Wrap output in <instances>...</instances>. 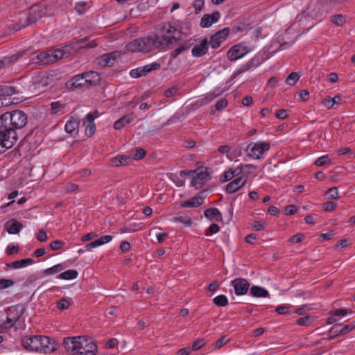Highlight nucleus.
<instances>
[{
	"label": "nucleus",
	"instance_id": "f257e3e1",
	"mask_svg": "<svg viewBox=\"0 0 355 355\" xmlns=\"http://www.w3.org/2000/svg\"><path fill=\"white\" fill-rule=\"evenodd\" d=\"M63 345L72 355H96L97 352V345L93 340L85 336L65 338Z\"/></svg>",
	"mask_w": 355,
	"mask_h": 355
},
{
	"label": "nucleus",
	"instance_id": "f03ea898",
	"mask_svg": "<svg viewBox=\"0 0 355 355\" xmlns=\"http://www.w3.org/2000/svg\"><path fill=\"white\" fill-rule=\"evenodd\" d=\"M27 123L26 114L21 110L7 112L0 116V129L2 132L10 133L24 127Z\"/></svg>",
	"mask_w": 355,
	"mask_h": 355
},
{
	"label": "nucleus",
	"instance_id": "7ed1b4c3",
	"mask_svg": "<svg viewBox=\"0 0 355 355\" xmlns=\"http://www.w3.org/2000/svg\"><path fill=\"white\" fill-rule=\"evenodd\" d=\"M158 33L157 42L161 43L162 46H158L159 50L167 49L170 45L178 44L180 38L174 36L175 32L178 31V28L173 26L171 22H164L157 25V29Z\"/></svg>",
	"mask_w": 355,
	"mask_h": 355
},
{
	"label": "nucleus",
	"instance_id": "20e7f679",
	"mask_svg": "<svg viewBox=\"0 0 355 355\" xmlns=\"http://www.w3.org/2000/svg\"><path fill=\"white\" fill-rule=\"evenodd\" d=\"M270 148V143L266 141H257L250 143L246 151L248 155L254 159H259L263 157V155Z\"/></svg>",
	"mask_w": 355,
	"mask_h": 355
},
{
	"label": "nucleus",
	"instance_id": "39448f33",
	"mask_svg": "<svg viewBox=\"0 0 355 355\" xmlns=\"http://www.w3.org/2000/svg\"><path fill=\"white\" fill-rule=\"evenodd\" d=\"M97 46L95 41L88 42V38L84 37L81 39H73L69 44L64 46L67 55L76 53L80 49H92Z\"/></svg>",
	"mask_w": 355,
	"mask_h": 355
},
{
	"label": "nucleus",
	"instance_id": "423d86ee",
	"mask_svg": "<svg viewBox=\"0 0 355 355\" xmlns=\"http://www.w3.org/2000/svg\"><path fill=\"white\" fill-rule=\"evenodd\" d=\"M137 43L139 44L141 52L149 53L154 49H159L158 46H162L161 43L157 42V35L152 34L147 37L137 38Z\"/></svg>",
	"mask_w": 355,
	"mask_h": 355
},
{
	"label": "nucleus",
	"instance_id": "0eeeda50",
	"mask_svg": "<svg viewBox=\"0 0 355 355\" xmlns=\"http://www.w3.org/2000/svg\"><path fill=\"white\" fill-rule=\"evenodd\" d=\"M40 335L24 336L21 340L23 347L30 352H39L40 345Z\"/></svg>",
	"mask_w": 355,
	"mask_h": 355
},
{
	"label": "nucleus",
	"instance_id": "6e6552de",
	"mask_svg": "<svg viewBox=\"0 0 355 355\" xmlns=\"http://www.w3.org/2000/svg\"><path fill=\"white\" fill-rule=\"evenodd\" d=\"M6 322L12 327L24 313V308L22 305L17 304L10 306L6 310Z\"/></svg>",
	"mask_w": 355,
	"mask_h": 355
},
{
	"label": "nucleus",
	"instance_id": "1a4fd4ad",
	"mask_svg": "<svg viewBox=\"0 0 355 355\" xmlns=\"http://www.w3.org/2000/svg\"><path fill=\"white\" fill-rule=\"evenodd\" d=\"M194 173L195 175L192 178L191 184L196 189H200L202 188L208 180L209 174L207 172L206 168H198L194 171Z\"/></svg>",
	"mask_w": 355,
	"mask_h": 355
},
{
	"label": "nucleus",
	"instance_id": "9d476101",
	"mask_svg": "<svg viewBox=\"0 0 355 355\" xmlns=\"http://www.w3.org/2000/svg\"><path fill=\"white\" fill-rule=\"evenodd\" d=\"M30 17L28 15L27 12H20L15 16V19H13V24L9 26V28L15 31H18L21 28L32 24L30 21Z\"/></svg>",
	"mask_w": 355,
	"mask_h": 355
},
{
	"label": "nucleus",
	"instance_id": "9b49d317",
	"mask_svg": "<svg viewBox=\"0 0 355 355\" xmlns=\"http://www.w3.org/2000/svg\"><path fill=\"white\" fill-rule=\"evenodd\" d=\"M249 52V50L246 46L243 44H238L231 47L227 53V57L228 60L231 61H235L239 58H242Z\"/></svg>",
	"mask_w": 355,
	"mask_h": 355
},
{
	"label": "nucleus",
	"instance_id": "f8f14e48",
	"mask_svg": "<svg viewBox=\"0 0 355 355\" xmlns=\"http://www.w3.org/2000/svg\"><path fill=\"white\" fill-rule=\"evenodd\" d=\"M230 33V28L225 27L222 30L217 31L212 35L209 40V44L211 48L217 49L220 46V44L226 40L227 36Z\"/></svg>",
	"mask_w": 355,
	"mask_h": 355
},
{
	"label": "nucleus",
	"instance_id": "ddd939ff",
	"mask_svg": "<svg viewBox=\"0 0 355 355\" xmlns=\"http://www.w3.org/2000/svg\"><path fill=\"white\" fill-rule=\"evenodd\" d=\"M232 285L236 295L246 294L250 288V283L244 278H236L232 280Z\"/></svg>",
	"mask_w": 355,
	"mask_h": 355
},
{
	"label": "nucleus",
	"instance_id": "4468645a",
	"mask_svg": "<svg viewBox=\"0 0 355 355\" xmlns=\"http://www.w3.org/2000/svg\"><path fill=\"white\" fill-rule=\"evenodd\" d=\"M40 352L49 354L54 352L57 349V343L49 336H40Z\"/></svg>",
	"mask_w": 355,
	"mask_h": 355
},
{
	"label": "nucleus",
	"instance_id": "2eb2a0df",
	"mask_svg": "<svg viewBox=\"0 0 355 355\" xmlns=\"http://www.w3.org/2000/svg\"><path fill=\"white\" fill-rule=\"evenodd\" d=\"M0 135V153L12 148L17 140V135Z\"/></svg>",
	"mask_w": 355,
	"mask_h": 355
},
{
	"label": "nucleus",
	"instance_id": "dca6fc26",
	"mask_svg": "<svg viewBox=\"0 0 355 355\" xmlns=\"http://www.w3.org/2000/svg\"><path fill=\"white\" fill-rule=\"evenodd\" d=\"M98 116L97 110L90 112L86 115L83 121V125L85 127V132L95 133L96 125L94 123V120Z\"/></svg>",
	"mask_w": 355,
	"mask_h": 355
},
{
	"label": "nucleus",
	"instance_id": "f3484780",
	"mask_svg": "<svg viewBox=\"0 0 355 355\" xmlns=\"http://www.w3.org/2000/svg\"><path fill=\"white\" fill-rule=\"evenodd\" d=\"M204 191H200L196 196L180 202V206L182 207H193L196 208L202 205L204 202V196H202Z\"/></svg>",
	"mask_w": 355,
	"mask_h": 355
},
{
	"label": "nucleus",
	"instance_id": "a211bd4d",
	"mask_svg": "<svg viewBox=\"0 0 355 355\" xmlns=\"http://www.w3.org/2000/svg\"><path fill=\"white\" fill-rule=\"evenodd\" d=\"M209 41L207 38L202 39L200 44L194 45L191 50V54L193 57H202L208 52Z\"/></svg>",
	"mask_w": 355,
	"mask_h": 355
},
{
	"label": "nucleus",
	"instance_id": "6ab92c4d",
	"mask_svg": "<svg viewBox=\"0 0 355 355\" xmlns=\"http://www.w3.org/2000/svg\"><path fill=\"white\" fill-rule=\"evenodd\" d=\"M354 329H355V324L354 323L346 324L340 330H337L335 329L334 327H331L328 331L329 337L327 339H334L338 336L347 334Z\"/></svg>",
	"mask_w": 355,
	"mask_h": 355
},
{
	"label": "nucleus",
	"instance_id": "aec40b11",
	"mask_svg": "<svg viewBox=\"0 0 355 355\" xmlns=\"http://www.w3.org/2000/svg\"><path fill=\"white\" fill-rule=\"evenodd\" d=\"M84 86L88 87L87 83L85 82V76L83 73L75 76L73 78L66 83L67 88L71 90Z\"/></svg>",
	"mask_w": 355,
	"mask_h": 355
},
{
	"label": "nucleus",
	"instance_id": "412c9836",
	"mask_svg": "<svg viewBox=\"0 0 355 355\" xmlns=\"http://www.w3.org/2000/svg\"><path fill=\"white\" fill-rule=\"evenodd\" d=\"M220 17V13L218 10L213 12L211 15L205 14L201 19L200 24L202 28H208L214 23L216 22L219 19Z\"/></svg>",
	"mask_w": 355,
	"mask_h": 355
},
{
	"label": "nucleus",
	"instance_id": "4be33fe9",
	"mask_svg": "<svg viewBox=\"0 0 355 355\" xmlns=\"http://www.w3.org/2000/svg\"><path fill=\"white\" fill-rule=\"evenodd\" d=\"M28 15L30 17L31 22L35 23L38 19L41 18L44 15V8L40 5H34L31 7Z\"/></svg>",
	"mask_w": 355,
	"mask_h": 355
},
{
	"label": "nucleus",
	"instance_id": "5701e85b",
	"mask_svg": "<svg viewBox=\"0 0 355 355\" xmlns=\"http://www.w3.org/2000/svg\"><path fill=\"white\" fill-rule=\"evenodd\" d=\"M246 183V180L241 177L237 178L231 181L226 187V191L229 193H233L243 187Z\"/></svg>",
	"mask_w": 355,
	"mask_h": 355
},
{
	"label": "nucleus",
	"instance_id": "b1692460",
	"mask_svg": "<svg viewBox=\"0 0 355 355\" xmlns=\"http://www.w3.org/2000/svg\"><path fill=\"white\" fill-rule=\"evenodd\" d=\"M5 228L9 234H18L23 228V225L15 219H12L5 224Z\"/></svg>",
	"mask_w": 355,
	"mask_h": 355
},
{
	"label": "nucleus",
	"instance_id": "393cba45",
	"mask_svg": "<svg viewBox=\"0 0 355 355\" xmlns=\"http://www.w3.org/2000/svg\"><path fill=\"white\" fill-rule=\"evenodd\" d=\"M132 162V157L130 155H119L111 159V165L113 166H126Z\"/></svg>",
	"mask_w": 355,
	"mask_h": 355
},
{
	"label": "nucleus",
	"instance_id": "a878e982",
	"mask_svg": "<svg viewBox=\"0 0 355 355\" xmlns=\"http://www.w3.org/2000/svg\"><path fill=\"white\" fill-rule=\"evenodd\" d=\"M196 40H188L184 44L180 45L174 51H171L170 54L171 57L173 58H176L180 54L188 51L194 44Z\"/></svg>",
	"mask_w": 355,
	"mask_h": 355
},
{
	"label": "nucleus",
	"instance_id": "bb28decb",
	"mask_svg": "<svg viewBox=\"0 0 355 355\" xmlns=\"http://www.w3.org/2000/svg\"><path fill=\"white\" fill-rule=\"evenodd\" d=\"M85 76V82L87 83V87L97 85L100 81V75L94 71L83 73Z\"/></svg>",
	"mask_w": 355,
	"mask_h": 355
},
{
	"label": "nucleus",
	"instance_id": "cd10ccee",
	"mask_svg": "<svg viewBox=\"0 0 355 355\" xmlns=\"http://www.w3.org/2000/svg\"><path fill=\"white\" fill-rule=\"evenodd\" d=\"M204 215L209 220L216 219L217 221L222 220V214L217 208H208L204 211Z\"/></svg>",
	"mask_w": 355,
	"mask_h": 355
},
{
	"label": "nucleus",
	"instance_id": "c85d7f7f",
	"mask_svg": "<svg viewBox=\"0 0 355 355\" xmlns=\"http://www.w3.org/2000/svg\"><path fill=\"white\" fill-rule=\"evenodd\" d=\"M133 119L132 114H126L115 121L114 128L116 130H121L123 127L130 123Z\"/></svg>",
	"mask_w": 355,
	"mask_h": 355
},
{
	"label": "nucleus",
	"instance_id": "c756f323",
	"mask_svg": "<svg viewBox=\"0 0 355 355\" xmlns=\"http://www.w3.org/2000/svg\"><path fill=\"white\" fill-rule=\"evenodd\" d=\"M38 62L42 65L52 64V55H51V49L40 53L36 56Z\"/></svg>",
	"mask_w": 355,
	"mask_h": 355
},
{
	"label": "nucleus",
	"instance_id": "7c9ffc66",
	"mask_svg": "<svg viewBox=\"0 0 355 355\" xmlns=\"http://www.w3.org/2000/svg\"><path fill=\"white\" fill-rule=\"evenodd\" d=\"M250 294L256 297H269L268 291L263 287L258 286H252L250 288Z\"/></svg>",
	"mask_w": 355,
	"mask_h": 355
},
{
	"label": "nucleus",
	"instance_id": "2f4dec72",
	"mask_svg": "<svg viewBox=\"0 0 355 355\" xmlns=\"http://www.w3.org/2000/svg\"><path fill=\"white\" fill-rule=\"evenodd\" d=\"M51 55H52V63L55 62L57 60L68 58L67 51L64 46L62 49H51Z\"/></svg>",
	"mask_w": 355,
	"mask_h": 355
},
{
	"label": "nucleus",
	"instance_id": "473e14b6",
	"mask_svg": "<svg viewBox=\"0 0 355 355\" xmlns=\"http://www.w3.org/2000/svg\"><path fill=\"white\" fill-rule=\"evenodd\" d=\"M34 263V260L31 258H26L21 260H17L13 261L10 263H7V266L12 267V268L17 269L24 268L28 265L33 264Z\"/></svg>",
	"mask_w": 355,
	"mask_h": 355
},
{
	"label": "nucleus",
	"instance_id": "72a5a7b5",
	"mask_svg": "<svg viewBox=\"0 0 355 355\" xmlns=\"http://www.w3.org/2000/svg\"><path fill=\"white\" fill-rule=\"evenodd\" d=\"M80 121L77 119L71 118L69 121L65 124L64 128L67 133H73V132L78 130Z\"/></svg>",
	"mask_w": 355,
	"mask_h": 355
},
{
	"label": "nucleus",
	"instance_id": "f704fd0d",
	"mask_svg": "<svg viewBox=\"0 0 355 355\" xmlns=\"http://www.w3.org/2000/svg\"><path fill=\"white\" fill-rule=\"evenodd\" d=\"M146 155V151L142 148H136L132 149L130 151V155L132 157V160H141L145 157Z\"/></svg>",
	"mask_w": 355,
	"mask_h": 355
},
{
	"label": "nucleus",
	"instance_id": "c9c22d12",
	"mask_svg": "<svg viewBox=\"0 0 355 355\" xmlns=\"http://www.w3.org/2000/svg\"><path fill=\"white\" fill-rule=\"evenodd\" d=\"M241 172V168H236L235 169L230 168L225 171L221 176V180L223 182L232 180L235 175H238Z\"/></svg>",
	"mask_w": 355,
	"mask_h": 355
},
{
	"label": "nucleus",
	"instance_id": "e433bc0d",
	"mask_svg": "<svg viewBox=\"0 0 355 355\" xmlns=\"http://www.w3.org/2000/svg\"><path fill=\"white\" fill-rule=\"evenodd\" d=\"M78 272L76 270H68L58 275V278L69 280L76 279Z\"/></svg>",
	"mask_w": 355,
	"mask_h": 355
},
{
	"label": "nucleus",
	"instance_id": "4c0bfd02",
	"mask_svg": "<svg viewBox=\"0 0 355 355\" xmlns=\"http://www.w3.org/2000/svg\"><path fill=\"white\" fill-rule=\"evenodd\" d=\"M16 89L8 85H0V96H10L15 94Z\"/></svg>",
	"mask_w": 355,
	"mask_h": 355
},
{
	"label": "nucleus",
	"instance_id": "58836bf2",
	"mask_svg": "<svg viewBox=\"0 0 355 355\" xmlns=\"http://www.w3.org/2000/svg\"><path fill=\"white\" fill-rule=\"evenodd\" d=\"M173 222L181 223L186 227H190L192 224L191 219L189 216H184L180 214H178L175 217H174Z\"/></svg>",
	"mask_w": 355,
	"mask_h": 355
},
{
	"label": "nucleus",
	"instance_id": "ea45409f",
	"mask_svg": "<svg viewBox=\"0 0 355 355\" xmlns=\"http://www.w3.org/2000/svg\"><path fill=\"white\" fill-rule=\"evenodd\" d=\"M213 302L217 306H225L228 304V300L225 295H220L213 299Z\"/></svg>",
	"mask_w": 355,
	"mask_h": 355
},
{
	"label": "nucleus",
	"instance_id": "a19ab883",
	"mask_svg": "<svg viewBox=\"0 0 355 355\" xmlns=\"http://www.w3.org/2000/svg\"><path fill=\"white\" fill-rule=\"evenodd\" d=\"M137 41L138 39L137 38L128 43L125 45L126 50L132 52H141L139 44L137 42Z\"/></svg>",
	"mask_w": 355,
	"mask_h": 355
},
{
	"label": "nucleus",
	"instance_id": "79ce46f5",
	"mask_svg": "<svg viewBox=\"0 0 355 355\" xmlns=\"http://www.w3.org/2000/svg\"><path fill=\"white\" fill-rule=\"evenodd\" d=\"M98 64L102 67L112 66L114 64L113 62H112L110 58L107 53L103 54L100 58H98Z\"/></svg>",
	"mask_w": 355,
	"mask_h": 355
},
{
	"label": "nucleus",
	"instance_id": "37998d69",
	"mask_svg": "<svg viewBox=\"0 0 355 355\" xmlns=\"http://www.w3.org/2000/svg\"><path fill=\"white\" fill-rule=\"evenodd\" d=\"M63 270V266L62 264H57L53 266V267L45 269L43 272L46 275H51L55 274Z\"/></svg>",
	"mask_w": 355,
	"mask_h": 355
},
{
	"label": "nucleus",
	"instance_id": "c03bdc74",
	"mask_svg": "<svg viewBox=\"0 0 355 355\" xmlns=\"http://www.w3.org/2000/svg\"><path fill=\"white\" fill-rule=\"evenodd\" d=\"M161 65L159 63L153 62L149 64H146L142 67L143 72L147 75V73L151 72L153 70H157L160 68Z\"/></svg>",
	"mask_w": 355,
	"mask_h": 355
},
{
	"label": "nucleus",
	"instance_id": "a18cd8bd",
	"mask_svg": "<svg viewBox=\"0 0 355 355\" xmlns=\"http://www.w3.org/2000/svg\"><path fill=\"white\" fill-rule=\"evenodd\" d=\"M299 78L300 76L297 72H292L288 76L286 80V83L290 86H293L299 80Z\"/></svg>",
	"mask_w": 355,
	"mask_h": 355
},
{
	"label": "nucleus",
	"instance_id": "49530a36",
	"mask_svg": "<svg viewBox=\"0 0 355 355\" xmlns=\"http://www.w3.org/2000/svg\"><path fill=\"white\" fill-rule=\"evenodd\" d=\"M220 94H215L214 92L212 93H208L206 94V96L200 99L201 104H207L211 101H212L214 98H216L217 96H218Z\"/></svg>",
	"mask_w": 355,
	"mask_h": 355
},
{
	"label": "nucleus",
	"instance_id": "de8ad7c7",
	"mask_svg": "<svg viewBox=\"0 0 355 355\" xmlns=\"http://www.w3.org/2000/svg\"><path fill=\"white\" fill-rule=\"evenodd\" d=\"M65 245V243L62 240H55L50 243V248L52 250H58L62 249Z\"/></svg>",
	"mask_w": 355,
	"mask_h": 355
},
{
	"label": "nucleus",
	"instance_id": "09e8293b",
	"mask_svg": "<svg viewBox=\"0 0 355 355\" xmlns=\"http://www.w3.org/2000/svg\"><path fill=\"white\" fill-rule=\"evenodd\" d=\"M230 341L229 339L226 338V336H222L220 338L217 340L214 343L215 349H220L222 348L225 344H227Z\"/></svg>",
	"mask_w": 355,
	"mask_h": 355
},
{
	"label": "nucleus",
	"instance_id": "8fccbe9b",
	"mask_svg": "<svg viewBox=\"0 0 355 355\" xmlns=\"http://www.w3.org/2000/svg\"><path fill=\"white\" fill-rule=\"evenodd\" d=\"M352 311L350 309H338L334 310L331 312L333 316H344L347 313H350Z\"/></svg>",
	"mask_w": 355,
	"mask_h": 355
},
{
	"label": "nucleus",
	"instance_id": "3c124183",
	"mask_svg": "<svg viewBox=\"0 0 355 355\" xmlns=\"http://www.w3.org/2000/svg\"><path fill=\"white\" fill-rule=\"evenodd\" d=\"M331 21L337 26H342L345 21V19L342 15H336L332 17Z\"/></svg>",
	"mask_w": 355,
	"mask_h": 355
},
{
	"label": "nucleus",
	"instance_id": "603ef678",
	"mask_svg": "<svg viewBox=\"0 0 355 355\" xmlns=\"http://www.w3.org/2000/svg\"><path fill=\"white\" fill-rule=\"evenodd\" d=\"M130 75L135 78H138L141 76H146V73L143 72L142 67H138L137 69L131 70L130 72Z\"/></svg>",
	"mask_w": 355,
	"mask_h": 355
},
{
	"label": "nucleus",
	"instance_id": "864d4df0",
	"mask_svg": "<svg viewBox=\"0 0 355 355\" xmlns=\"http://www.w3.org/2000/svg\"><path fill=\"white\" fill-rule=\"evenodd\" d=\"M15 282L12 279H0V290L6 289L12 285Z\"/></svg>",
	"mask_w": 355,
	"mask_h": 355
},
{
	"label": "nucleus",
	"instance_id": "5fc2aeb1",
	"mask_svg": "<svg viewBox=\"0 0 355 355\" xmlns=\"http://www.w3.org/2000/svg\"><path fill=\"white\" fill-rule=\"evenodd\" d=\"M220 230V227L215 223L211 224L206 230L205 235L206 236H210L213 234H216Z\"/></svg>",
	"mask_w": 355,
	"mask_h": 355
},
{
	"label": "nucleus",
	"instance_id": "6e6d98bb",
	"mask_svg": "<svg viewBox=\"0 0 355 355\" xmlns=\"http://www.w3.org/2000/svg\"><path fill=\"white\" fill-rule=\"evenodd\" d=\"M311 323L310 316H305L303 318H298L296 320V324L300 326H309Z\"/></svg>",
	"mask_w": 355,
	"mask_h": 355
},
{
	"label": "nucleus",
	"instance_id": "4d7b16f0",
	"mask_svg": "<svg viewBox=\"0 0 355 355\" xmlns=\"http://www.w3.org/2000/svg\"><path fill=\"white\" fill-rule=\"evenodd\" d=\"M64 188L66 193H71L76 191L78 189L79 186L78 184L73 182H68Z\"/></svg>",
	"mask_w": 355,
	"mask_h": 355
},
{
	"label": "nucleus",
	"instance_id": "13d9d810",
	"mask_svg": "<svg viewBox=\"0 0 355 355\" xmlns=\"http://www.w3.org/2000/svg\"><path fill=\"white\" fill-rule=\"evenodd\" d=\"M336 203L333 201H328L322 204V209L325 211H331L336 209Z\"/></svg>",
	"mask_w": 355,
	"mask_h": 355
},
{
	"label": "nucleus",
	"instance_id": "bf43d9fd",
	"mask_svg": "<svg viewBox=\"0 0 355 355\" xmlns=\"http://www.w3.org/2000/svg\"><path fill=\"white\" fill-rule=\"evenodd\" d=\"M329 162H330V159L329 158V156L324 155V156H322V157L318 158L315 161V164L317 166H321L325 165L326 164L329 163Z\"/></svg>",
	"mask_w": 355,
	"mask_h": 355
},
{
	"label": "nucleus",
	"instance_id": "052dcab7",
	"mask_svg": "<svg viewBox=\"0 0 355 355\" xmlns=\"http://www.w3.org/2000/svg\"><path fill=\"white\" fill-rule=\"evenodd\" d=\"M64 107V105L60 103L59 101L53 102L51 104V113L52 114H55L58 112L59 109L60 107Z\"/></svg>",
	"mask_w": 355,
	"mask_h": 355
},
{
	"label": "nucleus",
	"instance_id": "680f3d73",
	"mask_svg": "<svg viewBox=\"0 0 355 355\" xmlns=\"http://www.w3.org/2000/svg\"><path fill=\"white\" fill-rule=\"evenodd\" d=\"M205 345V340L203 338H198L192 345L191 349L193 351L200 349Z\"/></svg>",
	"mask_w": 355,
	"mask_h": 355
},
{
	"label": "nucleus",
	"instance_id": "e2e57ef3",
	"mask_svg": "<svg viewBox=\"0 0 355 355\" xmlns=\"http://www.w3.org/2000/svg\"><path fill=\"white\" fill-rule=\"evenodd\" d=\"M193 6L195 8L196 14H198L202 10L204 6V0H195L193 3Z\"/></svg>",
	"mask_w": 355,
	"mask_h": 355
},
{
	"label": "nucleus",
	"instance_id": "0e129e2a",
	"mask_svg": "<svg viewBox=\"0 0 355 355\" xmlns=\"http://www.w3.org/2000/svg\"><path fill=\"white\" fill-rule=\"evenodd\" d=\"M327 193L329 195V198L331 199H338L339 198V193L337 187H331L328 189Z\"/></svg>",
	"mask_w": 355,
	"mask_h": 355
},
{
	"label": "nucleus",
	"instance_id": "69168bd1",
	"mask_svg": "<svg viewBox=\"0 0 355 355\" xmlns=\"http://www.w3.org/2000/svg\"><path fill=\"white\" fill-rule=\"evenodd\" d=\"M70 303L67 299H62L58 302V308L60 310H65L69 307Z\"/></svg>",
	"mask_w": 355,
	"mask_h": 355
},
{
	"label": "nucleus",
	"instance_id": "338daca9",
	"mask_svg": "<svg viewBox=\"0 0 355 355\" xmlns=\"http://www.w3.org/2000/svg\"><path fill=\"white\" fill-rule=\"evenodd\" d=\"M275 311L279 315H285L290 313L289 307L284 305L277 306Z\"/></svg>",
	"mask_w": 355,
	"mask_h": 355
},
{
	"label": "nucleus",
	"instance_id": "774afa93",
	"mask_svg": "<svg viewBox=\"0 0 355 355\" xmlns=\"http://www.w3.org/2000/svg\"><path fill=\"white\" fill-rule=\"evenodd\" d=\"M227 105V101L225 98L220 99L216 104L215 107L217 110L220 111L225 108Z\"/></svg>",
	"mask_w": 355,
	"mask_h": 355
}]
</instances>
